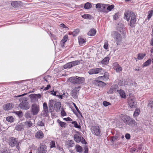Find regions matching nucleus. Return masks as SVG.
Instances as JSON below:
<instances>
[{
  "instance_id": "1",
  "label": "nucleus",
  "mask_w": 153,
  "mask_h": 153,
  "mask_svg": "<svg viewBox=\"0 0 153 153\" xmlns=\"http://www.w3.org/2000/svg\"><path fill=\"white\" fill-rule=\"evenodd\" d=\"M112 37L117 45H120L122 41L123 38L121 35L117 31H113L111 33Z\"/></svg>"
},
{
  "instance_id": "2",
  "label": "nucleus",
  "mask_w": 153,
  "mask_h": 153,
  "mask_svg": "<svg viewBox=\"0 0 153 153\" xmlns=\"http://www.w3.org/2000/svg\"><path fill=\"white\" fill-rule=\"evenodd\" d=\"M20 103L19 105V107L21 109L27 110L28 109L30 105L27 102V99L25 97L21 98L19 100Z\"/></svg>"
},
{
  "instance_id": "3",
  "label": "nucleus",
  "mask_w": 153,
  "mask_h": 153,
  "mask_svg": "<svg viewBox=\"0 0 153 153\" xmlns=\"http://www.w3.org/2000/svg\"><path fill=\"white\" fill-rule=\"evenodd\" d=\"M91 130L92 133L94 135L100 137L102 134L100 129V127L99 126H91Z\"/></svg>"
},
{
  "instance_id": "4",
  "label": "nucleus",
  "mask_w": 153,
  "mask_h": 153,
  "mask_svg": "<svg viewBox=\"0 0 153 153\" xmlns=\"http://www.w3.org/2000/svg\"><path fill=\"white\" fill-rule=\"evenodd\" d=\"M84 80L83 77L77 76L71 77L69 79V81L74 84L82 83L83 82Z\"/></svg>"
},
{
  "instance_id": "5",
  "label": "nucleus",
  "mask_w": 153,
  "mask_h": 153,
  "mask_svg": "<svg viewBox=\"0 0 153 153\" xmlns=\"http://www.w3.org/2000/svg\"><path fill=\"white\" fill-rule=\"evenodd\" d=\"M107 4L98 3L96 4L95 7L98 9L99 11L101 12L105 13L108 12L107 11Z\"/></svg>"
},
{
  "instance_id": "6",
  "label": "nucleus",
  "mask_w": 153,
  "mask_h": 153,
  "mask_svg": "<svg viewBox=\"0 0 153 153\" xmlns=\"http://www.w3.org/2000/svg\"><path fill=\"white\" fill-rule=\"evenodd\" d=\"M80 64V61L79 60H75L68 62L64 65V69L71 68L72 67L78 65Z\"/></svg>"
},
{
  "instance_id": "7",
  "label": "nucleus",
  "mask_w": 153,
  "mask_h": 153,
  "mask_svg": "<svg viewBox=\"0 0 153 153\" xmlns=\"http://www.w3.org/2000/svg\"><path fill=\"white\" fill-rule=\"evenodd\" d=\"M47 147L45 144H40L37 149L36 153H47Z\"/></svg>"
},
{
  "instance_id": "8",
  "label": "nucleus",
  "mask_w": 153,
  "mask_h": 153,
  "mask_svg": "<svg viewBox=\"0 0 153 153\" xmlns=\"http://www.w3.org/2000/svg\"><path fill=\"white\" fill-rule=\"evenodd\" d=\"M131 20L129 25L131 27H134V25L136 23V16L135 14L133 12H131L130 14Z\"/></svg>"
},
{
  "instance_id": "9",
  "label": "nucleus",
  "mask_w": 153,
  "mask_h": 153,
  "mask_svg": "<svg viewBox=\"0 0 153 153\" xmlns=\"http://www.w3.org/2000/svg\"><path fill=\"white\" fill-rule=\"evenodd\" d=\"M39 106L37 104L34 103L32 105L31 112L32 113L33 115H34L37 114L39 112Z\"/></svg>"
},
{
  "instance_id": "10",
  "label": "nucleus",
  "mask_w": 153,
  "mask_h": 153,
  "mask_svg": "<svg viewBox=\"0 0 153 153\" xmlns=\"http://www.w3.org/2000/svg\"><path fill=\"white\" fill-rule=\"evenodd\" d=\"M128 103L129 106L132 108H135L136 107V102H135L134 97L129 98L128 99Z\"/></svg>"
},
{
  "instance_id": "11",
  "label": "nucleus",
  "mask_w": 153,
  "mask_h": 153,
  "mask_svg": "<svg viewBox=\"0 0 153 153\" xmlns=\"http://www.w3.org/2000/svg\"><path fill=\"white\" fill-rule=\"evenodd\" d=\"M29 97L31 99V101L34 102L37 101L38 99L41 98V95L40 94H32L29 96Z\"/></svg>"
},
{
  "instance_id": "12",
  "label": "nucleus",
  "mask_w": 153,
  "mask_h": 153,
  "mask_svg": "<svg viewBox=\"0 0 153 153\" xmlns=\"http://www.w3.org/2000/svg\"><path fill=\"white\" fill-rule=\"evenodd\" d=\"M102 70V69L101 68H93L90 69L88 73L90 75L97 74L101 72Z\"/></svg>"
},
{
  "instance_id": "13",
  "label": "nucleus",
  "mask_w": 153,
  "mask_h": 153,
  "mask_svg": "<svg viewBox=\"0 0 153 153\" xmlns=\"http://www.w3.org/2000/svg\"><path fill=\"white\" fill-rule=\"evenodd\" d=\"M113 67L114 69L117 72H120L122 70V67L117 62H115L113 64Z\"/></svg>"
},
{
  "instance_id": "14",
  "label": "nucleus",
  "mask_w": 153,
  "mask_h": 153,
  "mask_svg": "<svg viewBox=\"0 0 153 153\" xmlns=\"http://www.w3.org/2000/svg\"><path fill=\"white\" fill-rule=\"evenodd\" d=\"M93 83L95 85L100 87H102L106 85L105 83L100 80H94Z\"/></svg>"
},
{
  "instance_id": "15",
  "label": "nucleus",
  "mask_w": 153,
  "mask_h": 153,
  "mask_svg": "<svg viewBox=\"0 0 153 153\" xmlns=\"http://www.w3.org/2000/svg\"><path fill=\"white\" fill-rule=\"evenodd\" d=\"M44 134L42 131L39 130L35 134V136L36 138L39 140L42 139L44 137Z\"/></svg>"
},
{
  "instance_id": "16",
  "label": "nucleus",
  "mask_w": 153,
  "mask_h": 153,
  "mask_svg": "<svg viewBox=\"0 0 153 153\" xmlns=\"http://www.w3.org/2000/svg\"><path fill=\"white\" fill-rule=\"evenodd\" d=\"M10 145L12 147L16 146H18L19 145V142L16 139L13 137H11L10 138V141L9 143Z\"/></svg>"
},
{
  "instance_id": "17",
  "label": "nucleus",
  "mask_w": 153,
  "mask_h": 153,
  "mask_svg": "<svg viewBox=\"0 0 153 153\" xmlns=\"http://www.w3.org/2000/svg\"><path fill=\"white\" fill-rule=\"evenodd\" d=\"M117 88L118 85L117 84L113 85L111 87L107 93L108 94H111L115 92L117 89Z\"/></svg>"
},
{
  "instance_id": "18",
  "label": "nucleus",
  "mask_w": 153,
  "mask_h": 153,
  "mask_svg": "<svg viewBox=\"0 0 153 153\" xmlns=\"http://www.w3.org/2000/svg\"><path fill=\"white\" fill-rule=\"evenodd\" d=\"M109 78L108 74L107 72H105L103 76H99L97 77L98 79L101 81H106Z\"/></svg>"
},
{
  "instance_id": "19",
  "label": "nucleus",
  "mask_w": 153,
  "mask_h": 153,
  "mask_svg": "<svg viewBox=\"0 0 153 153\" xmlns=\"http://www.w3.org/2000/svg\"><path fill=\"white\" fill-rule=\"evenodd\" d=\"M79 88V87H74L71 91V96L74 99H76L77 97V90L78 88Z\"/></svg>"
},
{
  "instance_id": "20",
  "label": "nucleus",
  "mask_w": 153,
  "mask_h": 153,
  "mask_svg": "<svg viewBox=\"0 0 153 153\" xmlns=\"http://www.w3.org/2000/svg\"><path fill=\"white\" fill-rule=\"evenodd\" d=\"M56 102V101L54 100H50L48 106L50 108L49 111L50 112H52V109L53 108Z\"/></svg>"
},
{
  "instance_id": "21",
  "label": "nucleus",
  "mask_w": 153,
  "mask_h": 153,
  "mask_svg": "<svg viewBox=\"0 0 153 153\" xmlns=\"http://www.w3.org/2000/svg\"><path fill=\"white\" fill-rule=\"evenodd\" d=\"M25 128V126L23 123H21L17 125L15 127V129L18 131H20L22 130H24Z\"/></svg>"
},
{
  "instance_id": "22",
  "label": "nucleus",
  "mask_w": 153,
  "mask_h": 153,
  "mask_svg": "<svg viewBox=\"0 0 153 153\" xmlns=\"http://www.w3.org/2000/svg\"><path fill=\"white\" fill-rule=\"evenodd\" d=\"M74 145V141L72 140H68L65 143V146L68 148H70L73 147Z\"/></svg>"
},
{
  "instance_id": "23",
  "label": "nucleus",
  "mask_w": 153,
  "mask_h": 153,
  "mask_svg": "<svg viewBox=\"0 0 153 153\" xmlns=\"http://www.w3.org/2000/svg\"><path fill=\"white\" fill-rule=\"evenodd\" d=\"M13 105L11 103H8L4 106V109L5 110H11L13 107Z\"/></svg>"
},
{
  "instance_id": "24",
  "label": "nucleus",
  "mask_w": 153,
  "mask_h": 153,
  "mask_svg": "<svg viewBox=\"0 0 153 153\" xmlns=\"http://www.w3.org/2000/svg\"><path fill=\"white\" fill-rule=\"evenodd\" d=\"M126 124L131 126H135L137 125V123L134 120L130 118L129 121H128Z\"/></svg>"
},
{
  "instance_id": "25",
  "label": "nucleus",
  "mask_w": 153,
  "mask_h": 153,
  "mask_svg": "<svg viewBox=\"0 0 153 153\" xmlns=\"http://www.w3.org/2000/svg\"><path fill=\"white\" fill-rule=\"evenodd\" d=\"M117 92H118V94L122 98H126V95L125 91L123 90L122 89L117 90Z\"/></svg>"
},
{
  "instance_id": "26",
  "label": "nucleus",
  "mask_w": 153,
  "mask_h": 153,
  "mask_svg": "<svg viewBox=\"0 0 153 153\" xmlns=\"http://www.w3.org/2000/svg\"><path fill=\"white\" fill-rule=\"evenodd\" d=\"M131 12L127 11L124 14V18L127 21H129L130 17V14Z\"/></svg>"
},
{
  "instance_id": "27",
  "label": "nucleus",
  "mask_w": 153,
  "mask_h": 153,
  "mask_svg": "<svg viewBox=\"0 0 153 153\" xmlns=\"http://www.w3.org/2000/svg\"><path fill=\"white\" fill-rule=\"evenodd\" d=\"M96 33V30L94 28L91 29L88 32V35L90 36H94Z\"/></svg>"
},
{
  "instance_id": "28",
  "label": "nucleus",
  "mask_w": 153,
  "mask_h": 153,
  "mask_svg": "<svg viewBox=\"0 0 153 153\" xmlns=\"http://www.w3.org/2000/svg\"><path fill=\"white\" fill-rule=\"evenodd\" d=\"M61 107V103L59 102H56L54 105V108L56 111H58L60 108Z\"/></svg>"
},
{
  "instance_id": "29",
  "label": "nucleus",
  "mask_w": 153,
  "mask_h": 153,
  "mask_svg": "<svg viewBox=\"0 0 153 153\" xmlns=\"http://www.w3.org/2000/svg\"><path fill=\"white\" fill-rule=\"evenodd\" d=\"M23 123L25 126H26V127L27 128H29L33 125L32 122L30 120L26 121Z\"/></svg>"
},
{
  "instance_id": "30",
  "label": "nucleus",
  "mask_w": 153,
  "mask_h": 153,
  "mask_svg": "<svg viewBox=\"0 0 153 153\" xmlns=\"http://www.w3.org/2000/svg\"><path fill=\"white\" fill-rule=\"evenodd\" d=\"M32 113L29 111H27L25 114V118L27 119H30L32 117Z\"/></svg>"
},
{
  "instance_id": "31",
  "label": "nucleus",
  "mask_w": 153,
  "mask_h": 153,
  "mask_svg": "<svg viewBox=\"0 0 153 153\" xmlns=\"http://www.w3.org/2000/svg\"><path fill=\"white\" fill-rule=\"evenodd\" d=\"M130 118L129 116L125 115L122 117V119L125 123L127 124L128 121H129V119H130Z\"/></svg>"
},
{
  "instance_id": "32",
  "label": "nucleus",
  "mask_w": 153,
  "mask_h": 153,
  "mask_svg": "<svg viewBox=\"0 0 153 153\" xmlns=\"http://www.w3.org/2000/svg\"><path fill=\"white\" fill-rule=\"evenodd\" d=\"M74 137L75 140L76 142L79 143L81 140L82 137L78 135L75 134L74 135Z\"/></svg>"
},
{
  "instance_id": "33",
  "label": "nucleus",
  "mask_w": 153,
  "mask_h": 153,
  "mask_svg": "<svg viewBox=\"0 0 153 153\" xmlns=\"http://www.w3.org/2000/svg\"><path fill=\"white\" fill-rule=\"evenodd\" d=\"M109 59V57H106L101 61V63L103 64H107L108 63Z\"/></svg>"
},
{
  "instance_id": "34",
  "label": "nucleus",
  "mask_w": 153,
  "mask_h": 153,
  "mask_svg": "<svg viewBox=\"0 0 153 153\" xmlns=\"http://www.w3.org/2000/svg\"><path fill=\"white\" fill-rule=\"evenodd\" d=\"M75 149L78 152L81 153L82 151V148L79 145H76L75 146Z\"/></svg>"
},
{
  "instance_id": "35",
  "label": "nucleus",
  "mask_w": 153,
  "mask_h": 153,
  "mask_svg": "<svg viewBox=\"0 0 153 153\" xmlns=\"http://www.w3.org/2000/svg\"><path fill=\"white\" fill-rule=\"evenodd\" d=\"M78 41L79 45L81 46H82L84 43H85L86 40L85 39L80 38H78Z\"/></svg>"
},
{
  "instance_id": "36",
  "label": "nucleus",
  "mask_w": 153,
  "mask_h": 153,
  "mask_svg": "<svg viewBox=\"0 0 153 153\" xmlns=\"http://www.w3.org/2000/svg\"><path fill=\"white\" fill-rule=\"evenodd\" d=\"M92 7V5L90 3L87 2L84 5V7L86 9H88Z\"/></svg>"
},
{
  "instance_id": "37",
  "label": "nucleus",
  "mask_w": 153,
  "mask_h": 153,
  "mask_svg": "<svg viewBox=\"0 0 153 153\" xmlns=\"http://www.w3.org/2000/svg\"><path fill=\"white\" fill-rule=\"evenodd\" d=\"M152 60L150 59H148L146 61L144 62L143 65V67L147 66L149 65L151 62Z\"/></svg>"
},
{
  "instance_id": "38",
  "label": "nucleus",
  "mask_w": 153,
  "mask_h": 153,
  "mask_svg": "<svg viewBox=\"0 0 153 153\" xmlns=\"http://www.w3.org/2000/svg\"><path fill=\"white\" fill-rule=\"evenodd\" d=\"M57 122L59 123V125L61 127L64 128H65L66 127V124L65 123L63 122L60 121L59 120H58Z\"/></svg>"
},
{
  "instance_id": "39",
  "label": "nucleus",
  "mask_w": 153,
  "mask_h": 153,
  "mask_svg": "<svg viewBox=\"0 0 153 153\" xmlns=\"http://www.w3.org/2000/svg\"><path fill=\"white\" fill-rule=\"evenodd\" d=\"M146 56L145 53H139L138 54L137 59L139 60L143 59L144 57Z\"/></svg>"
},
{
  "instance_id": "40",
  "label": "nucleus",
  "mask_w": 153,
  "mask_h": 153,
  "mask_svg": "<svg viewBox=\"0 0 153 153\" xmlns=\"http://www.w3.org/2000/svg\"><path fill=\"white\" fill-rule=\"evenodd\" d=\"M6 120L7 121L10 123H12L14 121V119L13 117L8 116L6 117Z\"/></svg>"
},
{
  "instance_id": "41",
  "label": "nucleus",
  "mask_w": 153,
  "mask_h": 153,
  "mask_svg": "<svg viewBox=\"0 0 153 153\" xmlns=\"http://www.w3.org/2000/svg\"><path fill=\"white\" fill-rule=\"evenodd\" d=\"M124 27L123 25L121 23H119L118 24L117 26V29L120 32H121V30H123Z\"/></svg>"
},
{
  "instance_id": "42",
  "label": "nucleus",
  "mask_w": 153,
  "mask_h": 153,
  "mask_svg": "<svg viewBox=\"0 0 153 153\" xmlns=\"http://www.w3.org/2000/svg\"><path fill=\"white\" fill-rule=\"evenodd\" d=\"M140 111V110L139 109L136 108L133 114L134 117H136L139 114Z\"/></svg>"
},
{
  "instance_id": "43",
  "label": "nucleus",
  "mask_w": 153,
  "mask_h": 153,
  "mask_svg": "<svg viewBox=\"0 0 153 153\" xmlns=\"http://www.w3.org/2000/svg\"><path fill=\"white\" fill-rule=\"evenodd\" d=\"M71 123L74 125V127L75 128H81V126L80 125H79L77 123V122L76 121H73L71 122Z\"/></svg>"
},
{
  "instance_id": "44",
  "label": "nucleus",
  "mask_w": 153,
  "mask_h": 153,
  "mask_svg": "<svg viewBox=\"0 0 153 153\" xmlns=\"http://www.w3.org/2000/svg\"><path fill=\"white\" fill-rule=\"evenodd\" d=\"M153 13V10H151L149 11L148 12V15L147 16V19L149 20L152 16Z\"/></svg>"
},
{
  "instance_id": "45",
  "label": "nucleus",
  "mask_w": 153,
  "mask_h": 153,
  "mask_svg": "<svg viewBox=\"0 0 153 153\" xmlns=\"http://www.w3.org/2000/svg\"><path fill=\"white\" fill-rule=\"evenodd\" d=\"M107 5V11H111L112 9H113L114 7V5H109L108 4Z\"/></svg>"
},
{
  "instance_id": "46",
  "label": "nucleus",
  "mask_w": 153,
  "mask_h": 153,
  "mask_svg": "<svg viewBox=\"0 0 153 153\" xmlns=\"http://www.w3.org/2000/svg\"><path fill=\"white\" fill-rule=\"evenodd\" d=\"M48 112V110H43L42 112V114L44 117H47Z\"/></svg>"
},
{
  "instance_id": "47",
  "label": "nucleus",
  "mask_w": 153,
  "mask_h": 153,
  "mask_svg": "<svg viewBox=\"0 0 153 153\" xmlns=\"http://www.w3.org/2000/svg\"><path fill=\"white\" fill-rule=\"evenodd\" d=\"M79 29H76L72 32V35L73 36H76L79 33Z\"/></svg>"
},
{
  "instance_id": "48",
  "label": "nucleus",
  "mask_w": 153,
  "mask_h": 153,
  "mask_svg": "<svg viewBox=\"0 0 153 153\" xmlns=\"http://www.w3.org/2000/svg\"><path fill=\"white\" fill-rule=\"evenodd\" d=\"M50 148H52L56 147L55 142L53 140H52L50 143Z\"/></svg>"
},
{
  "instance_id": "49",
  "label": "nucleus",
  "mask_w": 153,
  "mask_h": 153,
  "mask_svg": "<svg viewBox=\"0 0 153 153\" xmlns=\"http://www.w3.org/2000/svg\"><path fill=\"white\" fill-rule=\"evenodd\" d=\"M11 5L13 7H16L18 6V4L17 1H14L12 2L11 3Z\"/></svg>"
},
{
  "instance_id": "50",
  "label": "nucleus",
  "mask_w": 153,
  "mask_h": 153,
  "mask_svg": "<svg viewBox=\"0 0 153 153\" xmlns=\"http://www.w3.org/2000/svg\"><path fill=\"white\" fill-rule=\"evenodd\" d=\"M37 125L39 126H43L45 125V123L43 121H39L37 123Z\"/></svg>"
},
{
  "instance_id": "51",
  "label": "nucleus",
  "mask_w": 153,
  "mask_h": 153,
  "mask_svg": "<svg viewBox=\"0 0 153 153\" xmlns=\"http://www.w3.org/2000/svg\"><path fill=\"white\" fill-rule=\"evenodd\" d=\"M73 105L74 106L75 108H76V110L78 113L80 115H81V116H82V113L81 112V111L79 110V109L78 108V107H77L76 105L74 103H73Z\"/></svg>"
},
{
  "instance_id": "52",
  "label": "nucleus",
  "mask_w": 153,
  "mask_h": 153,
  "mask_svg": "<svg viewBox=\"0 0 153 153\" xmlns=\"http://www.w3.org/2000/svg\"><path fill=\"white\" fill-rule=\"evenodd\" d=\"M14 113L19 116H22V112L21 111H15Z\"/></svg>"
},
{
  "instance_id": "53",
  "label": "nucleus",
  "mask_w": 153,
  "mask_h": 153,
  "mask_svg": "<svg viewBox=\"0 0 153 153\" xmlns=\"http://www.w3.org/2000/svg\"><path fill=\"white\" fill-rule=\"evenodd\" d=\"M108 44L107 41H106L104 43V44L103 46L104 48L106 49L107 50L108 49Z\"/></svg>"
},
{
  "instance_id": "54",
  "label": "nucleus",
  "mask_w": 153,
  "mask_h": 153,
  "mask_svg": "<svg viewBox=\"0 0 153 153\" xmlns=\"http://www.w3.org/2000/svg\"><path fill=\"white\" fill-rule=\"evenodd\" d=\"M103 105L104 106L106 107L110 105L111 103L109 102L105 101L103 102Z\"/></svg>"
},
{
  "instance_id": "55",
  "label": "nucleus",
  "mask_w": 153,
  "mask_h": 153,
  "mask_svg": "<svg viewBox=\"0 0 153 153\" xmlns=\"http://www.w3.org/2000/svg\"><path fill=\"white\" fill-rule=\"evenodd\" d=\"M68 38V36L67 35H65L63 38V39L62 40V42H65L67 40Z\"/></svg>"
},
{
  "instance_id": "56",
  "label": "nucleus",
  "mask_w": 153,
  "mask_h": 153,
  "mask_svg": "<svg viewBox=\"0 0 153 153\" xmlns=\"http://www.w3.org/2000/svg\"><path fill=\"white\" fill-rule=\"evenodd\" d=\"M43 110H48V107L46 102H45L43 103Z\"/></svg>"
},
{
  "instance_id": "57",
  "label": "nucleus",
  "mask_w": 153,
  "mask_h": 153,
  "mask_svg": "<svg viewBox=\"0 0 153 153\" xmlns=\"http://www.w3.org/2000/svg\"><path fill=\"white\" fill-rule=\"evenodd\" d=\"M118 138V137L117 136H113L112 137L111 139V142H113L115 141Z\"/></svg>"
},
{
  "instance_id": "58",
  "label": "nucleus",
  "mask_w": 153,
  "mask_h": 153,
  "mask_svg": "<svg viewBox=\"0 0 153 153\" xmlns=\"http://www.w3.org/2000/svg\"><path fill=\"white\" fill-rule=\"evenodd\" d=\"M90 16V15L85 14L82 15V17L84 19H88L89 18Z\"/></svg>"
},
{
  "instance_id": "59",
  "label": "nucleus",
  "mask_w": 153,
  "mask_h": 153,
  "mask_svg": "<svg viewBox=\"0 0 153 153\" xmlns=\"http://www.w3.org/2000/svg\"><path fill=\"white\" fill-rule=\"evenodd\" d=\"M1 153H10V151L8 150L3 149L1 150Z\"/></svg>"
},
{
  "instance_id": "60",
  "label": "nucleus",
  "mask_w": 153,
  "mask_h": 153,
  "mask_svg": "<svg viewBox=\"0 0 153 153\" xmlns=\"http://www.w3.org/2000/svg\"><path fill=\"white\" fill-rule=\"evenodd\" d=\"M118 13H115L113 16L114 19L115 20H116L118 19Z\"/></svg>"
},
{
  "instance_id": "61",
  "label": "nucleus",
  "mask_w": 153,
  "mask_h": 153,
  "mask_svg": "<svg viewBox=\"0 0 153 153\" xmlns=\"http://www.w3.org/2000/svg\"><path fill=\"white\" fill-rule=\"evenodd\" d=\"M61 115L62 116H65L66 115V114L64 110H62L61 113Z\"/></svg>"
},
{
  "instance_id": "62",
  "label": "nucleus",
  "mask_w": 153,
  "mask_h": 153,
  "mask_svg": "<svg viewBox=\"0 0 153 153\" xmlns=\"http://www.w3.org/2000/svg\"><path fill=\"white\" fill-rule=\"evenodd\" d=\"M84 153H88V149L87 146H85V147H84Z\"/></svg>"
},
{
  "instance_id": "63",
  "label": "nucleus",
  "mask_w": 153,
  "mask_h": 153,
  "mask_svg": "<svg viewBox=\"0 0 153 153\" xmlns=\"http://www.w3.org/2000/svg\"><path fill=\"white\" fill-rule=\"evenodd\" d=\"M125 137L126 139L128 140L130 138V135L129 134L127 133L126 134Z\"/></svg>"
},
{
  "instance_id": "64",
  "label": "nucleus",
  "mask_w": 153,
  "mask_h": 153,
  "mask_svg": "<svg viewBox=\"0 0 153 153\" xmlns=\"http://www.w3.org/2000/svg\"><path fill=\"white\" fill-rule=\"evenodd\" d=\"M64 120L66 121H72V119L69 117H67V118H64Z\"/></svg>"
}]
</instances>
